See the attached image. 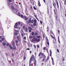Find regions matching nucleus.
<instances>
[{"mask_svg":"<svg viewBox=\"0 0 66 66\" xmlns=\"http://www.w3.org/2000/svg\"><path fill=\"white\" fill-rule=\"evenodd\" d=\"M35 59H34V57H33V56H32L30 59V62L29 63V64H30L31 63V62H32V61H34V60Z\"/></svg>","mask_w":66,"mask_h":66,"instance_id":"nucleus-1","label":"nucleus"},{"mask_svg":"<svg viewBox=\"0 0 66 66\" xmlns=\"http://www.w3.org/2000/svg\"><path fill=\"white\" fill-rule=\"evenodd\" d=\"M33 40H34V41H35V42H39L40 41V39L39 38H34L33 39Z\"/></svg>","mask_w":66,"mask_h":66,"instance_id":"nucleus-2","label":"nucleus"},{"mask_svg":"<svg viewBox=\"0 0 66 66\" xmlns=\"http://www.w3.org/2000/svg\"><path fill=\"white\" fill-rule=\"evenodd\" d=\"M36 20H34V23L33 24V25L34 26H36Z\"/></svg>","mask_w":66,"mask_h":66,"instance_id":"nucleus-3","label":"nucleus"},{"mask_svg":"<svg viewBox=\"0 0 66 66\" xmlns=\"http://www.w3.org/2000/svg\"><path fill=\"white\" fill-rule=\"evenodd\" d=\"M35 36H36L37 35H38V33L37 32H35L34 33V35Z\"/></svg>","mask_w":66,"mask_h":66,"instance_id":"nucleus-4","label":"nucleus"},{"mask_svg":"<svg viewBox=\"0 0 66 66\" xmlns=\"http://www.w3.org/2000/svg\"><path fill=\"white\" fill-rule=\"evenodd\" d=\"M12 48L14 50H15V49H16V47L15 46H13Z\"/></svg>","mask_w":66,"mask_h":66,"instance_id":"nucleus-5","label":"nucleus"},{"mask_svg":"<svg viewBox=\"0 0 66 66\" xmlns=\"http://www.w3.org/2000/svg\"><path fill=\"white\" fill-rule=\"evenodd\" d=\"M24 17L25 18V20H27L28 19V18H27L26 16H24Z\"/></svg>","mask_w":66,"mask_h":66,"instance_id":"nucleus-6","label":"nucleus"},{"mask_svg":"<svg viewBox=\"0 0 66 66\" xmlns=\"http://www.w3.org/2000/svg\"><path fill=\"white\" fill-rule=\"evenodd\" d=\"M34 65H36V60L34 61Z\"/></svg>","mask_w":66,"mask_h":66,"instance_id":"nucleus-7","label":"nucleus"},{"mask_svg":"<svg viewBox=\"0 0 66 66\" xmlns=\"http://www.w3.org/2000/svg\"><path fill=\"white\" fill-rule=\"evenodd\" d=\"M17 38L18 39V40H19L20 39V37H19V36H18L17 37Z\"/></svg>","mask_w":66,"mask_h":66,"instance_id":"nucleus-8","label":"nucleus"},{"mask_svg":"<svg viewBox=\"0 0 66 66\" xmlns=\"http://www.w3.org/2000/svg\"><path fill=\"white\" fill-rule=\"evenodd\" d=\"M11 7L12 10H15V8H14V7L13 6H12Z\"/></svg>","mask_w":66,"mask_h":66,"instance_id":"nucleus-9","label":"nucleus"},{"mask_svg":"<svg viewBox=\"0 0 66 66\" xmlns=\"http://www.w3.org/2000/svg\"><path fill=\"white\" fill-rule=\"evenodd\" d=\"M28 29L30 30H32V28L30 27H29Z\"/></svg>","mask_w":66,"mask_h":66,"instance_id":"nucleus-10","label":"nucleus"},{"mask_svg":"<svg viewBox=\"0 0 66 66\" xmlns=\"http://www.w3.org/2000/svg\"><path fill=\"white\" fill-rule=\"evenodd\" d=\"M9 47L12 50L13 49V48H12V46L11 45H10L9 46Z\"/></svg>","mask_w":66,"mask_h":66,"instance_id":"nucleus-11","label":"nucleus"},{"mask_svg":"<svg viewBox=\"0 0 66 66\" xmlns=\"http://www.w3.org/2000/svg\"><path fill=\"white\" fill-rule=\"evenodd\" d=\"M3 45L4 46H5L6 45V43L4 42L3 43Z\"/></svg>","mask_w":66,"mask_h":66,"instance_id":"nucleus-12","label":"nucleus"},{"mask_svg":"<svg viewBox=\"0 0 66 66\" xmlns=\"http://www.w3.org/2000/svg\"><path fill=\"white\" fill-rule=\"evenodd\" d=\"M36 37L37 38H40V36H36Z\"/></svg>","mask_w":66,"mask_h":66,"instance_id":"nucleus-13","label":"nucleus"},{"mask_svg":"<svg viewBox=\"0 0 66 66\" xmlns=\"http://www.w3.org/2000/svg\"><path fill=\"white\" fill-rule=\"evenodd\" d=\"M32 35H34V33L33 32H32L31 33Z\"/></svg>","mask_w":66,"mask_h":66,"instance_id":"nucleus-14","label":"nucleus"},{"mask_svg":"<svg viewBox=\"0 0 66 66\" xmlns=\"http://www.w3.org/2000/svg\"><path fill=\"white\" fill-rule=\"evenodd\" d=\"M25 29L26 31L27 32V31H28V28H27V27H26L25 28Z\"/></svg>","mask_w":66,"mask_h":66,"instance_id":"nucleus-15","label":"nucleus"},{"mask_svg":"<svg viewBox=\"0 0 66 66\" xmlns=\"http://www.w3.org/2000/svg\"><path fill=\"white\" fill-rule=\"evenodd\" d=\"M31 22L32 23H33V22H34V20H32L31 21Z\"/></svg>","mask_w":66,"mask_h":66,"instance_id":"nucleus-16","label":"nucleus"},{"mask_svg":"<svg viewBox=\"0 0 66 66\" xmlns=\"http://www.w3.org/2000/svg\"><path fill=\"white\" fill-rule=\"evenodd\" d=\"M18 28V27H17V26L15 25L14 26V28Z\"/></svg>","mask_w":66,"mask_h":66,"instance_id":"nucleus-17","label":"nucleus"},{"mask_svg":"<svg viewBox=\"0 0 66 66\" xmlns=\"http://www.w3.org/2000/svg\"><path fill=\"white\" fill-rule=\"evenodd\" d=\"M40 54H41V52H40V53L39 54V55H38L39 56V57L40 56Z\"/></svg>","mask_w":66,"mask_h":66,"instance_id":"nucleus-18","label":"nucleus"},{"mask_svg":"<svg viewBox=\"0 0 66 66\" xmlns=\"http://www.w3.org/2000/svg\"><path fill=\"white\" fill-rule=\"evenodd\" d=\"M29 23H31V19H29Z\"/></svg>","mask_w":66,"mask_h":66,"instance_id":"nucleus-19","label":"nucleus"},{"mask_svg":"<svg viewBox=\"0 0 66 66\" xmlns=\"http://www.w3.org/2000/svg\"><path fill=\"white\" fill-rule=\"evenodd\" d=\"M38 5L39 6H41V5H40V2H38Z\"/></svg>","mask_w":66,"mask_h":66,"instance_id":"nucleus-20","label":"nucleus"},{"mask_svg":"<svg viewBox=\"0 0 66 66\" xmlns=\"http://www.w3.org/2000/svg\"><path fill=\"white\" fill-rule=\"evenodd\" d=\"M14 34H15V35H18V34L16 32H15L14 33Z\"/></svg>","mask_w":66,"mask_h":66,"instance_id":"nucleus-21","label":"nucleus"},{"mask_svg":"<svg viewBox=\"0 0 66 66\" xmlns=\"http://www.w3.org/2000/svg\"><path fill=\"white\" fill-rule=\"evenodd\" d=\"M41 54L42 55V56H43L44 55V54L41 53Z\"/></svg>","mask_w":66,"mask_h":66,"instance_id":"nucleus-22","label":"nucleus"},{"mask_svg":"<svg viewBox=\"0 0 66 66\" xmlns=\"http://www.w3.org/2000/svg\"><path fill=\"white\" fill-rule=\"evenodd\" d=\"M15 42L16 43H18V41L17 40H16Z\"/></svg>","mask_w":66,"mask_h":66,"instance_id":"nucleus-23","label":"nucleus"},{"mask_svg":"<svg viewBox=\"0 0 66 66\" xmlns=\"http://www.w3.org/2000/svg\"><path fill=\"white\" fill-rule=\"evenodd\" d=\"M37 48H39V45H37Z\"/></svg>","mask_w":66,"mask_h":66,"instance_id":"nucleus-24","label":"nucleus"},{"mask_svg":"<svg viewBox=\"0 0 66 66\" xmlns=\"http://www.w3.org/2000/svg\"><path fill=\"white\" fill-rule=\"evenodd\" d=\"M18 16H20V13H18Z\"/></svg>","mask_w":66,"mask_h":66,"instance_id":"nucleus-25","label":"nucleus"},{"mask_svg":"<svg viewBox=\"0 0 66 66\" xmlns=\"http://www.w3.org/2000/svg\"><path fill=\"white\" fill-rule=\"evenodd\" d=\"M24 60H26V56H24Z\"/></svg>","mask_w":66,"mask_h":66,"instance_id":"nucleus-26","label":"nucleus"},{"mask_svg":"<svg viewBox=\"0 0 66 66\" xmlns=\"http://www.w3.org/2000/svg\"><path fill=\"white\" fill-rule=\"evenodd\" d=\"M29 38H32V36H29Z\"/></svg>","mask_w":66,"mask_h":66,"instance_id":"nucleus-27","label":"nucleus"},{"mask_svg":"<svg viewBox=\"0 0 66 66\" xmlns=\"http://www.w3.org/2000/svg\"><path fill=\"white\" fill-rule=\"evenodd\" d=\"M34 10H36V8H35V6H34Z\"/></svg>","mask_w":66,"mask_h":66,"instance_id":"nucleus-28","label":"nucleus"},{"mask_svg":"<svg viewBox=\"0 0 66 66\" xmlns=\"http://www.w3.org/2000/svg\"><path fill=\"white\" fill-rule=\"evenodd\" d=\"M56 3L57 5L59 4V3H58V2H57V1H56Z\"/></svg>","mask_w":66,"mask_h":66,"instance_id":"nucleus-29","label":"nucleus"},{"mask_svg":"<svg viewBox=\"0 0 66 66\" xmlns=\"http://www.w3.org/2000/svg\"><path fill=\"white\" fill-rule=\"evenodd\" d=\"M12 45H13V46H14V45H15V43L13 42V43Z\"/></svg>","mask_w":66,"mask_h":66,"instance_id":"nucleus-30","label":"nucleus"},{"mask_svg":"<svg viewBox=\"0 0 66 66\" xmlns=\"http://www.w3.org/2000/svg\"><path fill=\"white\" fill-rule=\"evenodd\" d=\"M2 40L3 41V40H4V38H2Z\"/></svg>","mask_w":66,"mask_h":66,"instance_id":"nucleus-31","label":"nucleus"},{"mask_svg":"<svg viewBox=\"0 0 66 66\" xmlns=\"http://www.w3.org/2000/svg\"><path fill=\"white\" fill-rule=\"evenodd\" d=\"M7 46H9V43H7L6 44Z\"/></svg>","mask_w":66,"mask_h":66,"instance_id":"nucleus-32","label":"nucleus"},{"mask_svg":"<svg viewBox=\"0 0 66 66\" xmlns=\"http://www.w3.org/2000/svg\"><path fill=\"white\" fill-rule=\"evenodd\" d=\"M27 23H28V24H29V23H30V22H29V21H27Z\"/></svg>","mask_w":66,"mask_h":66,"instance_id":"nucleus-33","label":"nucleus"},{"mask_svg":"<svg viewBox=\"0 0 66 66\" xmlns=\"http://www.w3.org/2000/svg\"><path fill=\"white\" fill-rule=\"evenodd\" d=\"M9 1L10 2H12V0H9Z\"/></svg>","mask_w":66,"mask_h":66,"instance_id":"nucleus-34","label":"nucleus"},{"mask_svg":"<svg viewBox=\"0 0 66 66\" xmlns=\"http://www.w3.org/2000/svg\"><path fill=\"white\" fill-rule=\"evenodd\" d=\"M15 31L16 32H18V30H15Z\"/></svg>","mask_w":66,"mask_h":66,"instance_id":"nucleus-35","label":"nucleus"},{"mask_svg":"<svg viewBox=\"0 0 66 66\" xmlns=\"http://www.w3.org/2000/svg\"><path fill=\"white\" fill-rule=\"evenodd\" d=\"M21 17H22V18H23V15H21Z\"/></svg>","mask_w":66,"mask_h":66,"instance_id":"nucleus-36","label":"nucleus"},{"mask_svg":"<svg viewBox=\"0 0 66 66\" xmlns=\"http://www.w3.org/2000/svg\"><path fill=\"white\" fill-rule=\"evenodd\" d=\"M26 27V26H24L23 27V29H25V27Z\"/></svg>","mask_w":66,"mask_h":66,"instance_id":"nucleus-37","label":"nucleus"},{"mask_svg":"<svg viewBox=\"0 0 66 66\" xmlns=\"http://www.w3.org/2000/svg\"><path fill=\"white\" fill-rule=\"evenodd\" d=\"M47 44L48 45H49V42H47Z\"/></svg>","mask_w":66,"mask_h":66,"instance_id":"nucleus-38","label":"nucleus"},{"mask_svg":"<svg viewBox=\"0 0 66 66\" xmlns=\"http://www.w3.org/2000/svg\"><path fill=\"white\" fill-rule=\"evenodd\" d=\"M34 47L35 48V49H36V46L34 45Z\"/></svg>","mask_w":66,"mask_h":66,"instance_id":"nucleus-39","label":"nucleus"},{"mask_svg":"<svg viewBox=\"0 0 66 66\" xmlns=\"http://www.w3.org/2000/svg\"><path fill=\"white\" fill-rule=\"evenodd\" d=\"M58 42L60 43V39H59V38H58Z\"/></svg>","mask_w":66,"mask_h":66,"instance_id":"nucleus-40","label":"nucleus"},{"mask_svg":"<svg viewBox=\"0 0 66 66\" xmlns=\"http://www.w3.org/2000/svg\"><path fill=\"white\" fill-rule=\"evenodd\" d=\"M14 56V54H12V57H13V56Z\"/></svg>","mask_w":66,"mask_h":66,"instance_id":"nucleus-41","label":"nucleus"},{"mask_svg":"<svg viewBox=\"0 0 66 66\" xmlns=\"http://www.w3.org/2000/svg\"><path fill=\"white\" fill-rule=\"evenodd\" d=\"M18 24V23H15V26H17V25Z\"/></svg>","mask_w":66,"mask_h":66,"instance_id":"nucleus-42","label":"nucleus"},{"mask_svg":"<svg viewBox=\"0 0 66 66\" xmlns=\"http://www.w3.org/2000/svg\"><path fill=\"white\" fill-rule=\"evenodd\" d=\"M15 10V11H16V12H18V10H17V9H16Z\"/></svg>","mask_w":66,"mask_h":66,"instance_id":"nucleus-43","label":"nucleus"},{"mask_svg":"<svg viewBox=\"0 0 66 66\" xmlns=\"http://www.w3.org/2000/svg\"><path fill=\"white\" fill-rule=\"evenodd\" d=\"M43 1L44 3H46V1H45V0H43Z\"/></svg>","mask_w":66,"mask_h":66,"instance_id":"nucleus-44","label":"nucleus"},{"mask_svg":"<svg viewBox=\"0 0 66 66\" xmlns=\"http://www.w3.org/2000/svg\"><path fill=\"white\" fill-rule=\"evenodd\" d=\"M50 54H52V51H50Z\"/></svg>","mask_w":66,"mask_h":66,"instance_id":"nucleus-45","label":"nucleus"},{"mask_svg":"<svg viewBox=\"0 0 66 66\" xmlns=\"http://www.w3.org/2000/svg\"><path fill=\"white\" fill-rule=\"evenodd\" d=\"M57 51L58 52H59L60 51H59V50H58L57 49Z\"/></svg>","mask_w":66,"mask_h":66,"instance_id":"nucleus-46","label":"nucleus"},{"mask_svg":"<svg viewBox=\"0 0 66 66\" xmlns=\"http://www.w3.org/2000/svg\"><path fill=\"white\" fill-rule=\"evenodd\" d=\"M31 27L32 28H33L34 26H33V25H32V24L31 25Z\"/></svg>","mask_w":66,"mask_h":66,"instance_id":"nucleus-47","label":"nucleus"},{"mask_svg":"<svg viewBox=\"0 0 66 66\" xmlns=\"http://www.w3.org/2000/svg\"><path fill=\"white\" fill-rule=\"evenodd\" d=\"M21 32H22V33H23V30L22 29H21Z\"/></svg>","mask_w":66,"mask_h":66,"instance_id":"nucleus-48","label":"nucleus"},{"mask_svg":"<svg viewBox=\"0 0 66 66\" xmlns=\"http://www.w3.org/2000/svg\"><path fill=\"white\" fill-rule=\"evenodd\" d=\"M43 49L44 50H45V49H46V48L44 47L43 48Z\"/></svg>","mask_w":66,"mask_h":66,"instance_id":"nucleus-49","label":"nucleus"},{"mask_svg":"<svg viewBox=\"0 0 66 66\" xmlns=\"http://www.w3.org/2000/svg\"><path fill=\"white\" fill-rule=\"evenodd\" d=\"M12 61L13 62H14V60H13V59H12Z\"/></svg>","mask_w":66,"mask_h":66,"instance_id":"nucleus-50","label":"nucleus"},{"mask_svg":"<svg viewBox=\"0 0 66 66\" xmlns=\"http://www.w3.org/2000/svg\"><path fill=\"white\" fill-rule=\"evenodd\" d=\"M48 58H49L48 57L47 59L46 60V61H48Z\"/></svg>","mask_w":66,"mask_h":66,"instance_id":"nucleus-51","label":"nucleus"},{"mask_svg":"<svg viewBox=\"0 0 66 66\" xmlns=\"http://www.w3.org/2000/svg\"><path fill=\"white\" fill-rule=\"evenodd\" d=\"M51 36L52 37V38H53V37H53V36H52V35H51Z\"/></svg>","mask_w":66,"mask_h":66,"instance_id":"nucleus-52","label":"nucleus"},{"mask_svg":"<svg viewBox=\"0 0 66 66\" xmlns=\"http://www.w3.org/2000/svg\"><path fill=\"white\" fill-rule=\"evenodd\" d=\"M0 42L1 43H2V40H0Z\"/></svg>","mask_w":66,"mask_h":66,"instance_id":"nucleus-53","label":"nucleus"},{"mask_svg":"<svg viewBox=\"0 0 66 66\" xmlns=\"http://www.w3.org/2000/svg\"><path fill=\"white\" fill-rule=\"evenodd\" d=\"M40 22L41 24H42V23H43V22H42V21H40Z\"/></svg>","mask_w":66,"mask_h":66,"instance_id":"nucleus-54","label":"nucleus"},{"mask_svg":"<svg viewBox=\"0 0 66 66\" xmlns=\"http://www.w3.org/2000/svg\"><path fill=\"white\" fill-rule=\"evenodd\" d=\"M31 42H34V40H31Z\"/></svg>","mask_w":66,"mask_h":66,"instance_id":"nucleus-55","label":"nucleus"},{"mask_svg":"<svg viewBox=\"0 0 66 66\" xmlns=\"http://www.w3.org/2000/svg\"><path fill=\"white\" fill-rule=\"evenodd\" d=\"M31 30H29V32H31Z\"/></svg>","mask_w":66,"mask_h":66,"instance_id":"nucleus-56","label":"nucleus"},{"mask_svg":"<svg viewBox=\"0 0 66 66\" xmlns=\"http://www.w3.org/2000/svg\"><path fill=\"white\" fill-rule=\"evenodd\" d=\"M42 57H42V56L40 57V59H42Z\"/></svg>","mask_w":66,"mask_h":66,"instance_id":"nucleus-57","label":"nucleus"},{"mask_svg":"<svg viewBox=\"0 0 66 66\" xmlns=\"http://www.w3.org/2000/svg\"><path fill=\"white\" fill-rule=\"evenodd\" d=\"M16 46H18V44H17V43L16 44Z\"/></svg>","mask_w":66,"mask_h":66,"instance_id":"nucleus-58","label":"nucleus"},{"mask_svg":"<svg viewBox=\"0 0 66 66\" xmlns=\"http://www.w3.org/2000/svg\"><path fill=\"white\" fill-rule=\"evenodd\" d=\"M26 37H24V39H26Z\"/></svg>","mask_w":66,"mask_h":66,"instance_id":"nucleus-59","label":"nucleus"},{"mask_svg":"<svg viewBox=\"0 0 66 66\" xmlns=\"http://www.w3.org/2000/svg\"><path fill=\"white\" fill-rule=\"evenodd\" d=\"M58 8H59V4L57 5Z\"/></svg>","mask_w":66,"mask_h":66,"instance_id":"nucleus-60","label":"nucleus"},{"mask_svg":"<svg viewBox=\"0 0 66 66\" xmlns=\"http://www.w3.org/2000/svg\"><path fill=\"white\" fill-rule=\"evenodd\" d=\"M52 63L53 65H54V62H52Z\"/></svg>","mask_w":66,"mask_h":66,"instance_id":"nucleus-61","label":"nucleus"},{"mask_svg":"<svg viewBox=\"0 0 66 66\" xmlns=\"http://www.w3.org/2000/svg\"><path fill=\"white\" fill-rule=\"evenodd\" d=\"M18 23L19 24H20V22H19Z\"/></svg>","mask_w":66,"mask_h":66,"instance_id":"nucleus-62","label":"nucleus"},{"mask_svg":"<svg viewBox=\"0 0 66 66\" xmlns=\"http://www.w3.org/2000/svg\"><path fill=\"white\" fill-rule=\"evenodd\" d=\"M52 61H53V58H52Z\"/></svg>","mask_w":66,"mask_h":66,"instance_id":"nucleus-63","label":"nucleus"},{"mask_svg":"<svg viewBox=\"0 0 66 66\" xmlns=\"http://www.w3.org/2000/svg\"><path fill=\"white\" fill-rule=\"evenodd\" d=\"M27 50H30V49H29V48H27Z\"/></svg>","mask_w":66,"mask_h":66,"instance_id":"nucleus-64","label":"nucleus"}]
</instances>
